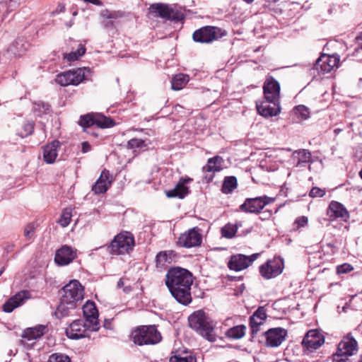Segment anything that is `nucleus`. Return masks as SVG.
<instances>
[{"label":"nucleus","instance_id":"obj_52","mask_svg":"<svg viewBox=\"0 0 362 362\" xmlns=\"http://www.w3.org/2000/svg\"><path fill=\"white\" fill-rule=\"evenodd\" d=\"M308 218L305 216H300L295 221L296 226H305L308 223Z\"/></svg>","mask_w":362,"mask_h":362},{"label":"nucleus","instance_id":"obj_17","mask_svg":"<svg viewBox=\"0 0 362 362\" xmlns=\"http://www.w3.org/2000/svg\"><path fill=\"white\" fill-rule=\"evenodd\" d=\"M256 108L259 115L264 117H271L281 112L280 100L270 101L264 98L262 101L256 102Z\"/></svg>","mask_w":362,"mask_h":362},{"label":"nucleus","instance_id":"obj_47","mask_svg":"<svg viewBox=\"0 0 362 362\" xmlns=\"http://www.w3.org/2000/svg\"><path fill=\"white\" fill-rule=\"evenodd\" d=\"M238 228H221V236L226 238H233L238 230Z\"/></svg>","mask_w":362,"mask_h":362},{"label":"nucleus","instance_id":"obj_7","mask_svg":"<svg viewBox=\"0 0 362 362\" xmlns=\"http://www.w3.org/2000/svg\"><path fill=\"white\" fill-rule=\"evenodd\" d=\"M90 70L86 67L64 71L57 75L55 81L62 86H78L88 79Z\"/></svg>","mask_w":362,"mask_h":362},{"label":"nucleus","instance_id":"obj_3","mask_svg":"<svg viewBox=\"0 0 362 362\" xmlns=\"http://www.w3.org/2000/svg\"><path fill=\"white\" fill-rule=\"evenodd\" d=\"M189 326L209 341L216 340L213 320L202 310L192 313L188 317Z\"/></svg>","mask_w":362,"mask_h":362},{"label":"nucleus","instance_id":"obj_28","mask_svg":"<svg viewBox=\"0 0 362 362\" xmlns=\"http://www.w3.org/2000/svg\"><path fill=\"white\" fill-rule=\"evenodd\" d=\"M60 146L61 143L58 140H54L43 146L42 156L46 163L52 164L55 162Z\"/></svg>","mask_w":362,"mask_h":362},{"label":"nucleus","instance_id":"obj_26","mask_svg":"<svg viewBox=\"0 0 362 362\" xmlns=\"http://www.w3.org/2000/svg\"><path fill=\"white\" fill-rule=\"evenodd\" d=\"M192 181V178L181 177L175 188L165 191V195L168 198H185L190 192L189 187L186 186V184Z\"/></svg>","mask_w":362,"mask_h":362},{"label":"nucleus","instance_id":"obj_2","mask_svg":"<svg viewBox=\"0 0 362 362\" xmlns=\"http://www.w3.org/2000/svg\"><path fill=\"white\" fill-rule=\"evenodd\" d=\"M59 303L54 315L58 319L69 316L71 312L80 307L84 298V287L79 281L71 280L59 291Z\"/></svg>","mask_w":362,"mask_h":362},{"label":"nucleus","instance_id":"obj_29","mask_svg":"<svg viewBox=\"0 0 362 362\" xmlns=\"http://www.w3.org/2000/svg\"><path fill=\"white\" fill-rule=\"evenodd\" d=\"M178 257V255L174 250H165L158 252L156 257L157 267H163L166 264H172Z\"/></svg>","mask_w":362,"mask_h":362},{"label":"nucleus","instance_id":"obj_55","mask_svg":"<svg viewBox=\"0 0 362 362\" xmlns=\"http://www.w3.org/2000/svg\"><path fill=\"white\" fill-rule=\"evenodd\" d=\"M81 147H82L83 153H87V152L90 151L91 149V146L90 145V144L88 141H83L81 144Z\"/></svg>","mask_w":362,"mask_h":362},{"label":"nucleus","instance_id":"obj_31","mask_svg":"<svg viewBox=\"0 0 362 362\" xmlns=\"http://www.w3.org/2000/svg\"><path fill=\"white\" fill-rule=\"evenodd\" d=\"M29 45L23 38H18L9 47L8 51L16 57H20L27 50Z\"/></svg>","mask_w":362,"mask_h":362},{"label":"nucleus","instance_id":"obj_25","mask_svg":"<svg viewBox=\"0 0 362 362\" xmlns=\"http://www.w3.org/2000/svg\"><path fill=\"white\" fill-rule=\"evenodd\" d=\"M112 182V175L107 170L104 169L95 184L92 186L91 190L95 194H104L109 189Z\"/></svg>","mask_w":362,"mask_h":362},{"label":"nucleus","instance_id":"obj_43","mask_svg":"<svg viewBox=\"0 0 362 362\" xmlns=\"http://www.w3.org/2000/svg\"><path fill=\"white\" fill-rule=\"evenodd\" d=\"M47 362H71V360L69 356L64 354L54 353L49 356Z\"/></svg>","mask_w":362,"mask_h":362},{"label":"nucleus","instance_id":"obj_60","mask_svg":"<svg viewBox=\"0 0 362 362\" xmlns=\"http://www.w3.org/2000/svg\"><path fill=\"white\" fill-rule=\"evenodd\" d=\"M60 8H59V11L60 12H62L65 10V8H64V6H59Z\"/></svg>","mask_w":362,"mask_h":362},{"label":"nucleus","instance_id":"obj_8","mask_svg":"<svg viewBox=\"0 0 362 362\" xmlns=\"http://www.w3.org/2000/svg\"><path fill=\"white\" fill-rule=\"evenodd\" d=\"M226 35L227 32L219 27L205 25L194 30L192 34V40L196 42L209 44Z\"/></svg>","mask_w":362,"mask_h":362},{"label":"nucleus","instance_id":"obj_18","mask_svg":"<svg viewBox=\"0 0 362 362\" xmlns=\"http://www.w3.org/2000/svg\"><path fill=\"white\" fill-rule=\"evenodd\" d=\"M327 215L329 221L339 219L344 223H348L350 218L349 211L340 202L332 201L327 209Z\"/></svg>","mask_w":362,"mask_h":362},{"label":"nucleus","instance_id":"obj_4","mask_svg":"<svg viewBox=\"0 0 362 362\" xmlns=\"http://www.w3.org/2000/svg\"><path fill=\"white\" fill-rule=\"evenodd\" d=\"M131 338L138 346L154 345L162 340L160 332L156 325H140L131 332Z\"/></svg>","mask_w":362,"mask_h":362},{"label":"nucleus","instance_id":"obj_24","mask_svg":"<svg viewBox=\"0 0 362 362\" xmlns=\"http://www.w3.org/2000/svg\"><path fill=\"white\" fill-rule=\"evenodd\" d=\"M76 250L67 245H63L56 251L54 262L59 266H65L71 263L76 257Z\"/></svg>","mask_w":362,"mask_h":362},{"label":"nucleus","instance_id":"obj_63","mask_svg":"<svg viewBox=\"0 0 362 362\" xmlns=\"http://www.w3.org/2000/svg\"><path fill=\"white\" fill-rule=\"evenodd\" d=\"M4 271V267H2L1 269H0V276L3 274Z\"/></svg>","mask_w":362,"mask_h":362},{"label":"nucleus","instance_id":"obj_44","mask_svg":"<svg viewBox=\"0 0 362 362\" xmlns=\"http://www.w3.org/2000/svg\"><path fill=\"white\" fill-rule=\"evenodd\" d=\"M33 105L34 111L38 112L39 115L47 114L50 111L51 106L48 103L42 101L35 102Z\"/></svg>","mask_w":362,"mask_h":362},{"label":"nucleus","instance_id":"obj_48","mask_svg":"<svg viewBox=\"0 0 362 362\" xmlns=\"http://www.w3.org/2000/svg\"><path fill=\"white\" fill-rule=\"evenodd\" d=\"M354 269V267L351 264L349 263H344L341 265H338L337 267V273L340 274H347L351 272Z\"/></svg>","mask_w":362,"mask_h":362},{"label":"nucleus","instance_id":"obj_42","mask_svg":"<svg viewBox=\"0 0 362 362\" xmlns=\"http://www.w3.org/2000/svg\"><path fill=\"white\" fill-rule=\"evenodd\" d=\"M35 124L33 122H27L22 126V129L18 132V135L22 137H26L31 135L34 131Z\"/></svg>","mask_w":362,"mask_h":362},{"label":"nucleus","instance_id":"obj_45","mask_svg":"<svg viewBox=\"0 0 362 362\" xmlns=\"http://www.w3.org/2000/svg\"><path fill=\"white\" fill-rule=\"evenodd\" d=\"M100 15L105 20L117 19L123 16L121 11H110L108 9L103 10Z\"/></svg>","mask_w":362,"mask_h":362},{"label":"nucleus","instance_id":"obj_6","mask_svg":"<svg viewBox=\"0 0 362 362\" xmlns=\"http://www.w3.org/2000/svg\"><path fill=\"white\" fill-rule=\"evenodd\" d=\"M358 351V342L351 332L343 337L337 345V351L332 354L333 362H347L348 357Z\"/></svg>","mask_w":362,"mask_h":362},{"label":"nucleus","instance_id":"obj_54","mask_svg":"<svg viewBox=\"0 0 362 362\" xmlns=\"http://www.w3.org/2000/svg\"><path fill=\"white\" fill-rule=\"evenodd\" d=\"M103 25L106 30H112L115 28V23L111 20H103Z\"/></svg>","mask_w":362,"mask_h":362},{"label":"nucleus","instance_id":"obj_46","mask_svg":"<svg viewBox=\"0 0 362 362\" xmlns=\"http://www.w3.org/2000/svg\"><path fill=\"white\" fill-rule=\"evenodd\" d=\"M170 362H197V358L192 355H186L183 356L178 354L172 356L170 358Z\"/></svg>","mask_w":362,"mask_h":362},{"label":"nucleus","instance_id":"obj_51","mask_svg":"<svg viewBox=\"0 0 362 362\" xmlns=\"http://www.w3.org/2000/svg\"><path fill=\"white\" fill-rule=\"evenodd\" d=\"M259 213V219L261 220H269L272 216V213L271 211L269 210H265V211H262V210L260 211Z\"/></svg>","mask_w":362,"mask_h":362},{"label":"nucleus","instance_id":"obj_11","mask_svg":"<svg viewBox=\"0 0 362 362\" xmlns=\"http://www.w3.org/2000/svg\"><path fill=\"white\" fill-rule=\"evenodd\" d=\"M325 343V337L318 329H310L304 336L301 345L305 354L318 349Z\"/></svg>","mask_w":362,"mask_h":362},{"label":"nucleus","instance_id":"obj_41","mask_svg":"<svg viewBox=\"0 0 362 362\" xmlns=\"http://www.w3.org/2000/svg\"><path fill=\"white\" fill-rule=\"evenodd\" d=\"M78 124L84 129V130H86L87 128L94 126L93 113L81 116Z\"/></svg>","mask_w":362,"mask_h":362},{"label":"nucleus","instance_id":"obj_22","mask_svg":"<svg viewBox=\"0 0 362 362\" xmlns=\"http://www.w3.org/2000/svg\"><path fill=\"white\" fill-rule=\"evenodd\" d=\"M46 329L45 326L40 325L24 329L21 335V344L25 346L31 347L35 344V340L43 336Z\"/></svg>","mask_w":362,"mask_h":362},{"label":"nucleus","instance_id":"obj_39","mask_svg":"<svg viewBox=\"0 0 362 362\" xmlns=\"http://www.w3.org/2000/svg\"><path fill=\"white\" fill-rule=\"evenodd\" d=\"M127 146L129 149L144 150L148 147V144L146 140L134 138L127 142Z\"/></svg>","mask_w":362,"mask_h":362},{"label":"nucleus","instance_id":"obj_21","mask_svg":"<svg viewBox=\"0 0 362 362\" xmlns=\"http://www.w3.org/2000/svg\"><path fill=\"white\" fill-rule=\"evenodd\" d=\"M280 84L272 76H268L263 85L264 98L270 101L280 100Z\"/></svg>","mask_w":362,"mask_h":362},{"label":"nucleus","instance_id":"obj_37","mask_svg":"<svg viewBox=\"0 0 362 362\" xmlns=\"http://www.w3.org/2000/svg\"><path fill=\"white\" fill-rule=\"evenodd\" d=\"M86 50L85 46L79 44L76 51H72L69 54H64V59H66L68 62H74L82 57L85 54Z\"/></svg>","mask_w":362,"mask_h":362},{"label":"nucleus","instance_id":"obj_40","mask_svg":"<svg viewBox=\"0 0 362 362\" xmlns=\"http://www.w3.org/2000/svg\"><path fill=\"white\" fill-rule=\"evenodd\" d=\"M72 211L73 209L71 208H66L63 210L61 217L59 219V223L62 226H67L70 223L72 217Z\"/></svg>","mask_w":362,"mask_h":362},{"label":"nucleus","instance_id":"obj_62","mask_svg":"<svg viewBox=\"0 0 362 362\" xmlns=\"http://www.w3.org/2000/svg\"><path fill=\"white\" fill-rule=\"evenodd\" d=\"M358 38H359V40H361L360 46L362 48V33L360 35Z\"/></svg>","mask_w":362,"mask_h":362},{"label":"nucleus","instance_id":"obj_16","mask_svg":"<svg viewBox=\"0 0 362 362\" xmlns=\"http://www.w3.org/2000/svg\"><path fill=\"white\" fill-rule=\"evenodd\" d=\"M339 62L337 55L322 54L314 64L313 69L322 74H327L337 66Z\"/></svg>","mask_w":362,"mask_h":362},{"label":"nucleus","instance_id":"obj_38","mask_svg":"<svg viewBox=\"0 0 362 362\" xmlns=\"http://www.w3.org/2000/svg\"><path fill=\"white\" fill-rule=\"evenodd\" d=\"M293 112L300 120H306L310 117V110L308 107L303 105H299L293 108Z\"/></svg>","mask_w":362,"mask_h":362},{"label":"nucleus","instance_id":"obj_9","mask_svg":"<svg viewBox=\"0 0 362 362\" xmlns=\"http://www.w3.org/2000/svg\"><path fill=\"white\" fill-rule=\"evenodd\" d=\"M284 269V259L279 256H275L261 264L259 267V272L263 279L269 280L280 275Z\"/></svg>","mask_w":362,"mask_h":362},{"label":"nucleus","instance_id":"obj_50","mask_svg":"<svg viewBox=\"0 0 362 362\" xmlns=\"http://www.w3.org/2000/svg\"><path fill=\"white\" fill-rule=\"evenodd\" d=\"M21 0H8L7 1V9L9 11H13L17 8L21 4Z\"/></svg>","mask_w":362,"mask_h":362},{"label":"nucleus","instance_id":"obj_10","mask_svg":"<svg viewBox=\"0 0 362 362\" xmlns=\"http://www.w3.org/2000/svg\"><path fill=\"white\" fill-rule=\"evenodd\" d=\"M149 13L156 17H160L167 20L180 21L184 20L185 14L177 10H175L168 4L156 3L148 8Z\"/></svg>","mask_w":362,"mask_h":362},{"label":"nucleus","instance_id":"obj_14","mask_svg":"<svg viewBox=\"0 0 362 362\" xmlns=\"http://www.w3.org/2000/svg\"><path fill=\"white\" fill-rule=\"evenodd\" d=\"M202 243V235L196 228H190L181 233L177 240V245L185 248L200 246Z\"/></svg>","mask_w":362,"mask_h":362},{"label":"nucleus","instance_id":"obj_59","mask_svg":"<svg viewBox=\"0 0 362 362\" xmlns=\"http://www.w3.org/2000/svg\"><path fill=\"white\" fill-rule=\"evenodd\" d=\"M341 131H342V129H339V128H337V129H335L334 130V133L336 135H337V134H339Z\"/></svg>","mask_w":362,"mask_h":362},{"label":"nucleus","instance_id":"obj_34","mask_svg":"<svg viewBox=\"0 0 362 362\" xmlns=\"http://www.w3.org/2000/svg\"><path fill=\"white\" fill-rule=\"evenodd\" d=\"M245 330L246 326L244 325H240L228 329L225 335L229 339H240L245 335Z\"/></svg>","mask_w":362,"mask_h":362},{"label":"nucleus","instance_id":"obj_30","mask_svg":"<svg viewBox=\"0 0 362 362\" xmlns=\"http://www.w3.org/2000/svg\"><path fill=\"white\" fill-rule=\"evenodd\" d=\"M224 163L223 158L220 156H215L207 160V163L203 166L204 173H218L222 170V165Z\"/></svg>","mask_w":362,"mask_h":362},{"label":"nucleus","instance_id":"obj_33","mask_svg":"<svg viewBox=\"0 0 362 362\" xmlns=\"http://www.w3.org/2000/svg\"><path fill=\"white\" fill-rule=\"evenodd\" d=\"M93 122L94 126L102 129L109 128L115 125V122L112 119L100 114L93 113Z\"/></svg>","mask_w":362,"mask_h":362},{"label":"nucleus","instance_id":"obj_19","mask_svg":"<svg viewBox=\"0 0 362 362\" xmlns=\"http://www.w3.org/2000/svg\"><path fill=\"white\" fill-rule=\"evenodd\" d=\"M287 330L282 327L270 328L264 335L266 338L265 345L268 347H278L286 339Z\"/></svg>","mask_w":362,"mask_h":362},{"label":"nucleus","instance_id":"obj_27","mask_svg":"<svg viewBox=\"0 0 362 362\" xmlns=\"http://www.w3.org/2000/svg\"><path fill=\"white\" fill-rule=\"evenodd\" d=\"M28 298L29 292L28 291H21L4 303L2 310L5 313H11L15 308L21 305L24 300Z\"/></svg>","mask_w":362,"mask_h":362},{"label":"nucleus","instance_id":"obj_58","mask_svg":"<svg viewBox=\"0 0 362 362\" xmlns=\"http://www.w3.org/2000/svg\"><path fill=\"white\" fill-rule=\"evenodd\" d=\"M124 286V281L122 280V279H120L118 281H117V287L118 288H121L122 287H123Z\"/></svg>","mask_w":362,"mask_h":362},{"label":"nucleus","instance_id":"obj_49","mask_svg":"<svg viewBox=\"0 0 362 362\" xmlns=\"http://www.w3.org/2000/svg\"><path fill=\"white\" fill-rule=\"evenodd\" d=\"M325 194V190L318 187H313L309 193V196L313 198L322 197Z\"/></svg>","mask_w":362,"mask_h":362},{"label":"nucleus","instance_id":"obj_36","mask_svg":"<svg viewBox=\"0 0 362 362\" xmlns=\"http://www.w3.org/2000/svg\"><path fill=\"white\" fill-rule=\"evenodd\" d=\"M298 156L296 166H305L306 164L311 163L312 156L310 151L307 149H300L294 152V155Z\"/></svg>","mask_w":362,"mask_h":362},{"label":"nucleus","instance_id":"obj_56","mask_svg":"<svg viewBox=\"0 0 362 362\" xmlns=\"http://www.w3.org/2000/svg\"><path fill=\"white\" fill-rule=\"evenodd\" d=\"M111 325H112V323H111V321L110 320H105V322H104V327L105 329H111Z\"/></svg>","mask_w":362,"mask_h":362},{"label":"nucleus","instance_id":"obj_5","mask_svg":"<svg viewBox=\"0 0 362 362\" xmlns=\"http://www.w3.org/2000/svg\"><path fill=\"white\" fill-rule=\"evenodd\" d=\"M134 237L132 233L123 231L115 236L107 245V250L111 255H120L129 254L134 247Z\"/></svg>","mask_w":362,"mask_h":362},{"label":"nucleus","instance_id":"obj_64","mask_svg":"<svg viewBox=\"0 0 362 362\" xmlns=\"http://www.w3.org/2000/svg\"><path fill=\"white\" fill-rule=\"evenodd\" d=\"M359 362H362V356H361V358L359 360Z\"/></svg>","mask_w":362,"mask_h":362},{"label":"nucleus","instance_id":"obj_61","mask_svg":"<svg viewBox=\"0 0 362 362\" xmlns=\"http://www.w3.org/2000/svg\"><path fill=\"white\" fill-rule=\"evenodd\" d=\"M224 226H227V227H229V226H238L236 224L235 225H232L230 224V223H226Z\"/></svg>","mask_w":362,"mask_h":362},{"label":"nucleus","instance_id":"obj_15","mask_svg":"<svg viewBox=\"0 0 362 362\" xmlns=\"http://www.w3.org/2000/svg\"><path fill=\"white\" fill-rule=\"evenodd\" d=\"M83 320H76L71 322L66 329V335L71 339H79L89 337L90 324Z\"/></svg>","mask_w":362,"mask_h":362},{"label":"nucleus","instance_id":"obj_32","mask_svg":"<svg viewBox=\"0 0 362 362\" xmlns=\"http://www.w3.org/2000/svg\"><path fill=\"white\" fill-rule=\"evenodd\" d=\"M189 81V76L185 74L175 75L171 80V87L174 90H182Z\"/></svg>","mask_w":362,"mask_h":362},{"label":"nucleus","instance_id":"obj_53","mask_svg":"<svg viewBox=\"0 0 362 362\" xmlns=\"http://www.w3.org/2000/svg\"><path fill=\"white\" fill-rule=\"evenodd\" d=\"M35 228H30L29 230H25L24 231V235L28 239V240H33L35 237Z\"/></svg>","mask_w":362,"mask_h":362},{"label":"nucleus","instance_id":"obj_57","mask_svg":"<svg viewBox=\"0 0 362 362\" xmlns=\"http://www.w3.org/2000/svg\"><path fill=\"white\" fill-rule=\"evenodd\" d=\"M205 179H206V182H207V183H209V182H211L213 180V179H214V175H206V176H205Z\"/></svg>","mask_w":362,"mask_h":362},{"label":"nucleus","instance_id":"obj_13","mask_svg":"<svg viewBox=\"0 0 362 362\" xmlns=\"http://www.w3.org/2000/svg\"><path fill=\"white\" fill-rule=\"evenodd\" d=\"M260 255V253H254L251 255L235 254L230 256L228 262V267L230 270L240 272L249 267Z\"/></svg>","mask_w":362,"mask_h":362},{"label":"nucleus","instance_id":"obj_12","mask_svg":"<svg viewBox=\"0 0 362 362\" xmlns=\"http://www.w3.org/2000/svg\"><path fill=\"white\" fill-rule=\"evenodd\" d=\"M274 201V198L267 195L256 197L254 198H247L240 206L241 211L251 214H257L262 210L264 206Z\"/></svg>","mask_w":362,"mask_h":362},{"label":"nucleus","instance_id":"obj_1","mask_svg":"<svg viewBox=\"0 0 362 362\" xmlns=\"http://www.w3.org/2000/svg\"><path fill=\"white\" fill-rule=\"evenodd\" d=\"M165 282L177 303L185 306L192 303L193 275L189 270L179 267H171L167 272Z\"/></svg>","mask_w":362,"mask_h":362},{"label":"nucleus","instance_id":"obj_20","mask_svg":"<svg viewBox=\"0 0 362 362\" xmlns=\"http://www.w3.org/2000/svg\"><path fill=\"white\" fill-rule=\"evenodd\" d=\"M86 322L91 325V331L96 332L100 329L98 310L93 301L88 300L82 307Z\"/></svg>","mask_w":362,"mask_h":362},{"label":"nucleus","instance_id":"obj_23","mask_svg":"<svg viewBox=\"0 0 362 362\" xmlns=\"http://www.w3.org/2000/svg\"><path fill=\"white\" fill-rule=\"evenodd\" d=\"M267 317L264 306H259L250 317L249 325L251 329L250 335L253 339L259 331V326L263 325Z\"/></svg>","mask_w":362,"mask_h":362},{"label":"nucleus","instance_id":"obj_35","mask_svg":"<svg viewBox=\"0 0 362 362\" xmlns=\"http://www.w3.org/2000/svg\"><path fill=\"white\" fill-rule=\"evenodd\" d=\"M238 187V181L237 178L235 176H226L224 178L222 187H221V192L223 194H228L236 189Z\"/></svg>","mask_w":362,"mask_h":362}]
</instances>
